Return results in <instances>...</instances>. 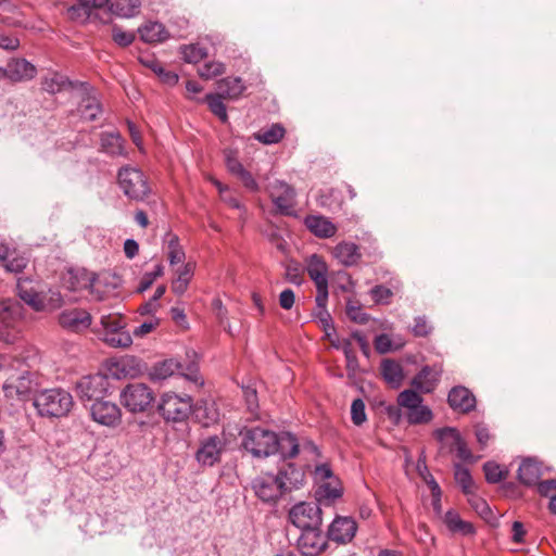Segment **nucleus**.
<instances>
[{"mask_svg":"<svg viewBox=\"0 0 556 556\" xmlns=\"http://www.w3.org/2000/svg\"><path fill=\"white\" fill-rule=\"evenodd\" d=\"M34 406L41 417L62 418L71 413L74 400L68 391L52 388L38 392L34 399Z\"/></svg>","mask_w":556,"mask_h":556,"instance_id":"nucleus-1","label":"nucleus"},{"mask_svg":"<svg viewBox=\"0 0 556 556\" xmlns=\"http://www.w3.org/2000/svg\"><path fill=\"white\" fill-rule=\"evenodd\" d=\"M241 446L254 458L275 455L277 433L261 426L245 427L240 431Z\"/></svg>","mask_w":556,"mask_h":556,"instance_id":"nucleus-2","label":"nucleus"},{"mask_svg":"<svg viewBox=\"0 0 556 556\" xmlns=\"http://www.w3.org/2000/svg\"><path fill=\"white\" fill-rule=\"evenodd\" d=\"M117 184L123 193L131 201H144L151 192L144 173L132 166H124L117 173Z\"/></svg>","mask_w":556,"mask_h":556,"instance_id":"nucleus-3","label":"nucleus"},{"mask_svg":"<svg viewBox=\"0 0 556 556\" xmlns=\"http://www.w3.org/2000/svg\"><path fill=\"white\" fill-rule=\"evenodd\" d=\"M192 397L166 392L162 395L157 405L159 414L167 422H184L192 413Z\"/></svg>","mask_w":556,"mask_h":556,"instance_id":"nucleus-4","label":"nucleus"},{"mask_svg":"<svg viewBox=\"0 0 556 556\" xmlns=\"http://www.w3.org/2000/svg\"><path fill=\"white\" fill-rule=\"evenodd\" d=\"M121 404L130 413H146L152 407L155 395L153 390L141 382L128 383L119 394Z\"/></svg>","mask_w":556,"mask_h":556,"instance_id":"nucleus-5","label":"nucleus"},{"mask_svg":"<svg viewBox=\"0 0 556 556\" xmlns=\"http://www.w3.org/2000/svg\"><path fill=\"white\" fill-rule=\"evenodd\" d=\"M22 314L17 304L0 303V341L14 344L21 338Z\"/></svg>","mask_w":556,"mask_h":556,"instance_id":"nucleus-6","label":"nucleus"},{"mask_svg":"<svg viewBox=\"0 0 556 556\" xmlns=\"http://www.w3.org/2000/svg\"><path fill=\"white\" fill-rule=\"evenodd\" d=\"M288 519L300 530L316 528L323 525V509L314 502H301L292 506Z\"/></svg>","mask_w":556,"mask_h":556,"instance_id":"nucleus-7","label":"nucleus"},{"mask_svg":"<svg viewBox=\"0 0 556 556\" xmlns=\"http://www.w3.org/2000/svg\"><path fill=\"white\" fill-rule=\"evenodd\" d=\"M103 328L102 340L112 348H128L132 343V338L124 329L122 317L118 315H102L100 318Z\"/></svg>","mask_w":556,"mask_h":556,"instance_id":"nucleus-8","label":"nucleus"},{"mask_svg":"<svg viewBox=\"0 0 556 556\" xmlns=\"http://www.w3.org/2000/svg\"><path fill=\"white\" fill-rule=\"evenodd\" d=\"M269 198L277 212L283 216H295L296 191L283 180H275L268 186Z\"/></svg>","mask_w":556,"mask_h":556,"instance_id":"nucleus-9","label":"nucleus"},{"mask_svg":"<svg viewBox=\"0 0 556 556\" xmlns=\"http://www.w3.org/2000/svg\"><path fill=\"white\" fill-rule=\"evenodd\" d=\"M110 390V379L106 375L94 374L83 377L76 383L77 395L81 401L97 402L104 399Z\"/></svg>","mask_w":556,"mask_h":556,"instance_id":"nucleus-10","label":"nucleus"},{"mask_svg":"<svg viewBox=\"0 0 556 556\" xmlns=\"http://www.w3.org/2000/svg\"><path fill=\"white\" fill-rule=\"evenodd\" d=\"M278 476L270 472L254 478L251 488L255 496L264 503L275 504L285 493Z\"/></svg>","mask_w":556,"mask_h":556,"instance_id":"nucleus-11","label":"nucleus"},{"mask_svg":"<svg viewBox=\"0 0 556 556\" xmlns=\"http://www.w3.org/2000/svg\"><path fill=\"white\" fill-rule=\"evenodd\" d=\"M329 546L327 533L324 534L321 526L301 530L298 539V548L303 556H319Z\"/></svg>","mask_w":556,"mask_h":556,"instance_id":"nucleus-12","label":"nucleus"},{"mask_svg":"<svg viewBox=\"0 0 556 556\" xmlns=\"http://www.w3.org/2000/svg\"><path fill=\"white\" fill-rule=\"evenodd\" d=\"M306 270L316 286L317 294L315 301H324L326 296H329L327 264L321 256L313 254L308 257Z\"/></svg>","mask_w":556,"mask_h":556,"instance_id":"nucleus-13","label":"nucleus"},{"mask_svg":"<svg viewBox=\"0 0 556 556\" xmlns=\"http://www.w3.org/2000/svg\"><path fill=\"white\" fill-rule=\"evenodd\" d=\"M90 415L92 420L106 427H116L122 421V410L118 405L103 399L91 404Z\"/></svg>","mask_w":556,"mask_h":556,"instance_id":"nucleus-14","label":"nucleus"},{"mask_svg":"<svg viewBox=\"0 0 556 556\" xmlns=\"http://www.w3.org/2000/svg\"><path fill=\"white\" fill-rule=\"evenodd\" d=\"M357 531V523L351 517L337 516L327 529V538L337 544L350 543Z\"/></svg>","mask_w":556,"mask_h":556,"instance_id":"nucleus-15","label":"nucleus"},{"mask_svg":"<svg viewBox=\"0 0 556 556\" xmlns=\"http://www.w3.org/2000/svg\"><path fill=\"white\" fill-rule=\"evenodd\" d=\"M225 448V440L217 434L210 435L200 442L195 459L203 466H213L220 460Z\"/></svg>","mask_w":556,"mask_h":556,"instance_id":"nucleus-16","label":"nucleus"},{"mask_svg":"<svg viewBox=\"0 0 556 556\" xmlns=\"http://www.w3.org/2000/svg\"><path fill=\"white\" fill-rule=\"evenodd\" d=\"M433 437L443 442L447 437L453 439L452 450L456 451L457 457L463 462L476 463L478 457H475L471 451L468 448L466 441L462 438L459 431L454 427H444L433 431Z\"/></svg>","mask_w":556,"mask_h":556,"instance_id":"nucleus-17","label":"nucleus"},{"mask_svg":"<svg viewBox=\"0 0 556 556\" xmlns=\"http://www.w3.org/2000/svg\"><path fill=\"white\" fill-rule=\"evenodd\" d=\"M91 315L83 308L65 309L59 315L60 326L71 332H81L91 325Z\"/></svg>","mask_w":556,"mask_h":556,"instance_id":"nucleus-18","label":"nucleus"},{"mask_svg":"<svg viewBox=\"0 0 556 556\" xmlns=\"http://www.w3.org/2000/svg\"><path fill=\"white\" fill-rule=\"evenodd\" d=\"M4 395L9 399H26L33 390V378L28 371L9 377L3 383Z\"/></svg>","mask_w":556,"mask_h":556,"instance_id":"nucleus-19","label":"nucleus"},{"mask_svg":"<svg viewBox=\"0 0 556 556\" xmlns=\"http://www.w3.org/2000/svg\"><path fill=\"white\" fill-rule=\"evenodd\" d=\"M3 70L5 79L11 83L30 80L37 74L36 66L25 59H11Z\"/></svg>","mask_w":556,"mask_h":556,"instance_id":"nucleus-20","label":"nucleus"},{"mask_svg":"<svg viewBox=\"0 0 556 556\" xmlns=\"http://www.w3.org/2000/svg\"><path fill=\"white\" fill-rule=\"evenodd\" d=\"M447 403L453 410L468 414L476 408L477 401L468 388L456 386L450 390Z\"/></svg>","mask_w":556,"mask_h":556,"instance_id":"nucleus-21","label":"nucleus"},{"mask_svg":"<svg viewBox=\"0 0 556 556\" xmlns=\"http://www.w3.org/2000/svg\"><path fill=\"white\" fill-rule=\"evenodd\" d=\"M280 483H283L285 493L298 490L305 482V472L293 463H286L277 472Z\"/></svg>","mask_w":556,"mask_h":556,"instance_id":"nucleus-22","label":"nucleus"},{"mask_svg":"<svg viewBox=\"0 0 556 556\" xmlns=\"http://www.w3.org/2000/svg\"><path fill=\"white\" fill-rule=\"evenodd\" d=\"M441 374V367L426 365L412 379L410 384L421 393H431L435 389Z\"/></svg>","mask_w":556,"mask_h":556,"instance_id":"nucleus-23","label":"nucleus"},{"mask_svg":"<svg viewBox=\"0 0 556 556\" xmlns=\"http://www.w3.org/2000/svg\"><path fill=\"white\" fill-rule=\"evenodd\" d=\"M277 447L275 454H279L282 459H293L300 453V442L295 434L289 431L277 433Z\"/></svg>","mask_w":556,"mask_h":556,"instance_id":"nucleus-24","label":"nucleus"},{"mask_svg":"<svg viewBox=\"0 0 556 556\" xmlns=\"http://www.w3.org/2000/svg\"><path fill=\"white\" fill-rule=\"evenodd\" d=\"M305 227L318 238H331L337 232V226L321 215H308L304 219Z\"/></svg>","mask_w":556,"mask_h":556,"instance_id":"nucleus-25","label":"nucleus"},{"mask_svg":"<svg viewBox=\"0 0 556 556\" xmlns=\"http://www.w3.org/2000/svg\"><path fill=\"white\" fill-rule=\"evenodd\" d=\"M542 477V464L535 458H525L518 468L519 481L527 485H535Z\"/></svg>","mask_w":556,"mask_h":556,"instance_id":"nucleus-26","label":"nucleus"},{"mask_svg":"<svg viewBox=\"0 0 556 556\" xmlns=\"http://www.w3.org/2000/svg\"><path fill=\"white\" fill-rule=\"evenodd\" d=\"M343 495V488L339 481L333 482H323L315 491L316 504L319 507H330L334 504V502L341 498Z\"/></svg>","mask_w":556,"mask_h":556,"instance_id":"nucleus-27","label":"nucleus"},{"mask_svg":"<svg viewBox=\"0 0 556 556\" xmlns=\"http://www.w3.org/2000/svg\"><path fill=\"white\" fill-rule=\"evenodd\" d=\"M333 255L344 266H354L362 257L358 245L345 241L334 247Z\"/></svg>","mask_w":556,"mask_h":556,"instance_id":"nucleus-28","label":"nucleus"},{"mask_svg":"<svg viewBox=\"0 0 556 556\" xmlns=\"http://www.w3.org/2000/svg\"><path fill=\"white\" fill-rule=\"evenodd\" d=\"M125 140L119 132H102L100 136L101 151L110 156L125 155Z\"/></svg>","mask_w":556,"mask_h":556,"instance_id":"nucleus-29","label":"nucleus"},{"mask_svg":"<svg viewBox=\"0 0 556 556\" xmlns=\"http://www.w3.org/2000/svg\"><path fill=\"white\" fill-rule=\"evenodd\" d=\"M383 379L392 387L399 388L404 379L401 364L394 359H383L380 366Z\"/></svg>","mask_w":556,"mask_h":556,"instance_id":"nucleus-30","label":"nucleus"},{"mask_svg":"<svg viewBox=\"0 0 556 556\" xmlns=\"http://www.w3.org/2000/svg\"><path fill=\"white\" fill-rule=\"evenodd\" d=\"M218 93L225 99L237 100L245 90L240 77H226L217 83Z\"/></svg>","mask_w":556,"mask_h":556,"instance_id":"nucleus-31","label":"nucleus"},{"mask_svg":"<svg viewBox=\"0 0 556 556\" xmlns=\"http://www.w3.org/2000/svg\"><path fill=\"white\" fill-rule=\"evenodd\" d=\"M140 62L148 68H150L153 73L157 75L160 80L168 86H174L178 81V75L173 72L166 70L163 64L154 58H140Z\"/></svg>","mask_w":556,"mask_h":556,"instance_id":"nucleus-32","label":"nucleus"},{"mask_svg":"<svg viewBox=\"0 0 556 556\" xmlns=\"http://www.w3.org/2000/svg\"><path fill=\"white\" fill-rule=\"evenodd\" d=\"M180 370H182V363L169 358L156 363L149 375L152 380H165Z\"/></svg>","mask_w":556,"mask_h":556,"instance_id":"nucleus-33","label":"nucleus"},{"mask_svg":"<svg viewBox=\"0 0 556 556\" xmlns=\"http://www.w3.org/2000/svg\"><path fill=\"white\" fill-rule=\"evenodd\" d=\"M28 281H18L16 286L17 295L26 304L31 306L35 311H42L46 307V303L40 293L36 292L33 288H29Z\"/></svg>","mask_w":556,"mask_h":556,"instance_id":"nucleus-34","label":"nucleus"},{"mask_svg":"<svg viewBox=\"0 0 556 556\" xmlns=\"http://www.w3.org/2000/svg\"><path fill=\"white\" fill-rule=\"evenodd\" d=\"M140 38L148 43L162 42L168 37L163 24L150 22L138 29Z\"/></svg>","mask_w":556,"mask_h":556,"instance_id":"nucleus-35","label":"nucleus"},{"mask_svg":"<svg viewBox=\"0 0 556 556\" xmlns=\"http://www.w3.org/2000/svg\"><path fill=\"white\" fill-rule=\"evenodd\" d=\"M110 0H79L77 5L70 9L72 18L89 20L93 9H101L109 5Z\"/></svg>","mask_w":556,"mask_h":556,"instance_id":"nucleus-36","label":"nucleus"},{"mask_svg":"<svg viewBox=\"0 0 556 556\" xmlns=\"http://www.w3.org/2000/svg\"><path fill=\"white\" fill-rule=\"evenodd\" d=\"M328 296L324 301H316V309L313 316L320 323L323 330L328 339L336 333L333 319L327 309Z\"/></svg>","mask_w":556,"mask_h":556,"instance_id":"nucleus-37","label":"nucleus"},{"mask_svg":"<svg viewBox=\"0 0 556 556\" xmlns=\"http://www.w3.org/2000/svg\"><path fill=\"white\" fill-rule=\"evenodd\" d=\"M286 135L285 127L279 124H273L269 128H262L253 134V138L263 144H275L281 141Z\"/></svg>","mask_w":556,"mask_h":556,"instance_id":"nucleus-38","label":"nucleus"},{"mask_svg":"<svg viewBox=\"0 0 556 556\" xmlns=\"http://www.w3.org/2000/svg\"><path fill=\"white\" fill-rule=\"evenodd\" d=\"M444 522L452 532H458L463 535H470L475 533L473 526L470 522L464 521L459 514L454 510L446 511Z\"/></svg>","mask_w":556,"mask_h":556,"instance_id":"nucleus-39","label":"nucleus"},{"mask_svg":"<svg viewBox=\"0 0 556 556\" xmlns=\"http://www.w3.org/2000/svg\"><path fill=\"white\" fill-rule=\"evenodd\" d=\"M71 85V81L64 75L56 72L50 73L41 80L42 90L49 93H58Z\"/></svg>","mask_w":556,"mask_h":556,"instance_id":"nucleus-40","label":"nucleus"},{"mask_svg":"<svg viewBox=\"0 0 556 556\" xmlns=\"http://www.w3.org/2000/svg\"><path fill=\"white\" fill-rule=\"evenodd\" d=\"M139 7L138 0H110L109 10L122 17L132 16Z\"/></svg>","mask_w":556,"mask_h":556,"instance_id":"nucleus-41","label":"nucleus"},{"mask_svg":"<svg viewBox=\"0 0 556 556\" xmlns=\"http://www.w3.org/2000/svg\"><path fill=\"white\" fill-rule=\"evenodd\" d=\"M454 478L466 495L472 494L475 482L468 468L462 466L460 464H455Z\"/></svg>","mask_w":556,"mask_h":556,"instance_id":"nucleus-42","label":"nucleus"},{"mask_svg":"<svg viewBox=\"0 0 556 556\" xmlns=\"http://www.w3.org/2000/svg\"><path fill=\"white\" fill-rule=\"evenodd\" d=\"M225 99L223 96L217 93H208L205 97V102L210 109V111L217 116L222 123L228 122V114L226 110V105L223 102Z\"/></svg>","mask_w":556,"mask_h":556,"instance_id":"nucleus-43","label":"nucleus"},{"mask_svg":"<svg viewBox=\"0 0 556 556\" xmlns=\"http://www.w3.org/2000/svg\"><path fill=\"white\" fill-rule=\"evenodd\" d=\"M406 418L410 425H422L430 422L433 418V414L427 405H422L421 403L418 404L416 408H412L407 412Z\"/></svg>","mask_w":556,"mask_h":556,"instance_id":"nucleus-44","label":"nucleus"},{"mask_svg":"<svg viewBox=\"0 0 556 556\" xmlns=\"http://www.w3.org/2000/svg\"><path fill=\"white\" fill-rule=\"evenodd\" d=\"M396 402L400 407L406 408L409 412L412 408H416L418 404H421L424 399L417 390L407 389L399 393Z\"/></svg>","mask_w":556,"mask_h":556,"instance_id":"nucleus-45","label":"nucleus"},{"mask_svg":"<svg viewBox=\"0 0 556 556\" xmlns=\"http://www.w3.org/2000/svg\"><path fill=\"white\" fill-rule=\"evenodd\" d=\"M187 356L190 359L188 361V363L182 364V370L178 371V375L197 383L200 380L197 353L194 351L187 352Z\"/></svg>","mask_w":556,"mask_h":556,"instance_id":"nucleus-46","label":"nucleus"},{"mask_svg":"<svg viewBox=\"0 0 556 556\" xmlns=\"http://www.w3.org/2000/svg\"><path fill=\"white\" fill-rule=\"evenodd\" d=\"M483 472L486 482L492 484L501 482L508 476V470L502 469L501 466L495 462H486L483 465Z\"/></svg>","mask_w":556,"mask_h":556,"instance_id":"nucleus-47","label":"nucleus"},{"mask_svg":"<svg viewBox=\"0 0 556 556\" xmlns=\"http://www.w3.org/2000/svg\"><path fill=\"white\" fill-rule=\"evenodd\" d=\"M182 59L188 63H198L203 60L207 53L205 48L199 45H189L181 48Z\"/></svg>","mask_w":556,"mask_h":556,"instance_id":"nucleus-48","label":"nucleus"},{"mask_svg":"<svg viewBox=\"0 0 556 556\" xmlns=\"http://www.w3.org/2000/svg\"><path fill=\"white\" fill-rule=\"evenodd\" d=\"M168 261L170 265L181 263L185 260V251L179 244V238L172 235L168 240Z\"/></svg>","mask_w":556,"mask_h":556,"instance_id":"nucleus-49","label":"nucleus"},{"mask_svg":"<svg viewBox=\"0 0 556 556\" xmlns=\"http://www.w3.org/2000/svg\"><path fill=\"white\" fill-rule=\"evenodd\" d=\"M101 112V106L94 98H87L80 104V113L85 119L94 121Z\"/></svg>","mask_w":556,"mask_h":556,"instance_id":"nucleus-50","label":"nucleus"},{"mask_svg":"<svg viewBox=\"0 0 556 556\" xmlns=\"http://www.w3.org/2000/svg\"><path fill=\"white\" fill-rule=\"evenodd\" d=\"M342 351L346 359V369L349 372H355L358 369V359L355 351L352 348L350 339L342 340Z\"/></svg>","mask_w":556,"mask_h":556,"instance_id":"nucleus-51","label":"nucleus"},{"mask_svg":"<svg viewBox=\"0 0 556 556\" xmlns=\"http://www.w3.org/2000/svg\"><path fill=\"white\" fill-rule=\"evenodd\" d=\"M369 294L376 304H389L393 292L391 289L383 285H377L370 289Z\"/></svg>","mask_w":556,"mask_h":556,"instance_id":"nucleus-52","label":"nucleus"},{"mask_svg":"<svg viewBox=\"0 0 556 556\" xmlns=\"http://www.w3.org/2000/svg\"><path fill=\"white\" fill-rule=\"evenodd\" d=\"M225 73V65L222 62H207L199 68L202 78L211 79Z\"/></svg>","mask_w":556,"mask_h":556,"instance_id":"nucleus-53","label":"nucleus"},{"mask_svg":"<svg viewBox=\"0 0 556 556\" xmlns=\"http://www.w3.org/2000/svg\"><path fill=\"white\" fill-rule=\"evenodd\" d=\"M351 419L355 426H362L367 420L365 403L362 399H355L351 405Z\"/></svg>","mask_w":556,"mask_h":556,"instance_id":"nucleus-54","label":"nucleus"},{"mask_svg":"<svg viewBox=\"0 0 556 556\" xmlns=\"http://www.w3.org/2000/svg\"><path fill=\"white\" fill-rule=\"evenodd\" d=\"M346 316L354 323L364 325L369 320V316L363 312L362 307L354 304L351 300L346 303Z\"/></svg>","mask_w":556,"mask_h":556,"instance_id":"nucleus-55","label":"nucleus"},{"mask_svg":"<svg viewBox=\"0 0 556 556\" xmlns=\"http://www.w3.org/2000/svg\"><path fill=\"white\" fill-rule=\"evenodd\" d=\"M163 265L157 264L153 271L146 273L140 280L137 291L141 293L148 290L153 285L154 280L163 275Z\"/></svg>","mask_w":556,"mask_h":556,"instance_id":"nucleus-56","label":"nucleus"},{"mask_svg":"<svg viewBox=\"0 0 556 556\" xmlns=\"http://www.w3.org/2000/svg\"><path fill=\"white\" fill-rule=\"evenodd\" d=\"M112 38L116 45L121 47H128L134 42L136 36L134 33L123 30L121 27L115 25L112 28Z\"/></svg>","mask_w":556,"mask_h":556,"instance_id":"nucleus-57","label":"nucleus"},{"mask_svg":"<svg viewBox=\"0 0 556 556\" xmlns=\"http://www.w3.org/2000/svg\"><path fill=\"white\" fill-rule=\"evenodd\" d=\"M285 278L287 281H289L291 283L301 286V283L303 281L301 265L296 262H290L286 266Z\"/></svg>","mask_w":556,"mask_h":556,"instance_id":"nucleus-58","label":"nucleus"},{"mask_svg":"<svg viewBox=\"0 0 556 556\" xmlns=\"http://www.w3.org/2000/svg\"><path fill=\"white\" fill-rule=\"evenodd\" d=\"M412 331L415 337L425 338L431 333L432 326L429 325L425 316H418L414 319Z\"/></svg>","mask_w":556,"mask_h":556,"instance_id":"nucleus-59","label":"nucleus"},{"mask_svg":"<svg viewBox=\"0 0 556 556\" xmlns=\"http://www.w3.org/2000/svg\"><path fill=\"white\" fill-rule=\"evenodd\" d=\"M243 396L245 403L248 405V409L251 413H254L258 408L257 393L256 390L252 387H243Z\"/></svg>","mask_w":556,"mask_h":556,"instance_id":"nucleus-60","label":"nucleus"},{"mask_svg":"<svg viewBox=\"0 0 556 556\" xmlns=\"http://www.w3.org/2000/svg\"><path fill=\"white\" fill-rule=\"evenodd\" d=\"M375 349L379 354H387L392 349V341L386 333L378 334L375 338Z\"/></svg>","mask_w":556,"mask_h":556,"instance_id":"nucleus-61","label":"nucleus"},{"mask_svg":"<svg viewBox=\"0 0 556 556\" xmlns=\"http://www.w3.org/2000/svg\"><path fill=\"white\" fill-rule=\"evenodd\" d=\"M5 268L12 273H21L27 266V260L23 256H14L7 260L4 263Z\"/></svg>","mask_w":556,"mask_h":556,"instance_id":"nucleus-62","label":"nucleus"},{"mask_svg":"<svg viewBox=\"0 0 556 556\" xmlns=\"http://www.w3.org/2000/svg\"><path fill=\"white\" fill-rule=\"evenodd\" d=\"M540 495L549 497L556 493V479L539 481L536 484Z\"/></svg>","mask_w":556,"mask_h":556,"instance_id":"nucleus-63","label":"nucleus"},{"mask_svg":"<svg viewBox=\"0 0 556 556\" xmlns=\"http://www.w3.org/2000/svg\"><path fill=\"white\" fill-rule=\"evenodd\" d=\"M237 177L241 180L243 186L249 191H251V192H258L260 191V185L257 184V181L255 180V178L253 177V175L249 170L244 169Z\"/></svg>","mask_w":556,"mask_h":556,"instance_id":"nucleus-64","label":"nucleus"}]
</instances>
